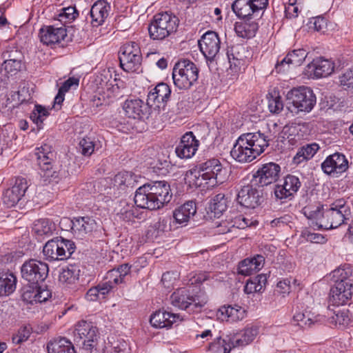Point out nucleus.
<instances>
[{"label": "nucleus", "mask_w": 353, "mask_h": 353, "mask_svg": "<svg viewBox=\"0 0 353 353\" xmlns=\"http://www.w3.org/2000/svg\"><path fill=\"white\" fill-rule=\"evenodd\" d=\"M37 288L38 285H35V288L33 286L26 288L22 294L23 300L30 304L37 303Z\"/></svg>", "instance_id": "obj_59"}, {"label": "nucleus", "mask_w": 353, "mask_h": 353, "mask_svg": "<svg viewBox=\"0 0 353 353\" xmlns=\"http://www.w3.org/2000/svg\"><path fill=\"white\" fill-rule=\"evenodd\" d=\"M267 276L260 274L254 277L250 278L244 286V292L246 294L262 292L265 288Z\"/></svg>", "instance_id": "obj_42"}, {"label": "nucleus", "mask_w": 353, "mask_h": 353, "mask_svg": "<svg viewBox=\"0 0 353 353\" xmlns=\"http://www.w3.org/2000/svg\"><path fill=\"white\" fill-rule=\"evenodd\" d=\"M350 210L343 199L332 203L324 211V219L321 220L320 227L325 230L336 228L349 219Z\"/></svg>", "instance_id": "obj_9"}, {"label": "nucleus", "mask_w": 353, "mask_h": 353, "mask_svg": "<svg viewBox=\"0 0 353 353\" xmlns=\"http://www.w3.org/2000/svg\"><path fill=\"white\" fill-rule=\"evenodd\" d=\"M199 78L196 65L188 59H182L175 63L172 70L174 85L179 90H188L194 85Z\"/></svg>", "instance_id": "obj_8"}, {"label": "nucleus", "mask_w": 353, "mask_h": 353, "mask_svg": "<svg viewBox=\"0 0 353 353\" xmlns=\"http://www.w3.org/2000/svg\"><path fill=\"white\" fill-rule=\"evenodd\" d=\"M301 128L300 125L284 127L283 132L287 135L286 139L290 145L295 146L302 140L303 134L300 133Z\"/></svg>", "instance_id": "obj_49"}, {"label": "nucleus", "mask_w": 353, "mask_h": 353, "mask_svg": "<svg viewBox=\"0 0 353 353\" xmlns=\"http://www.w3.org/2000/svg\"><path fill=\"white\" fill-rule=\"evenodd\" d=\"M74 243L61 237L49 240L43 246V253L46 259L53 261L67 259L75 250Z\"/></svg>", "instance_id": "obj_10"}, {"label": "nucleus", "mask_w": 353, "mask_h": 353, "mask_svg": "<svg viewBox=\"0 0 353 353\" xmlns=\"http://www.w3.org/2000/svg\"><path fill=\"white\" fill-rule=\"evenodd\" d=\"M242 21H237L234 24V31L236 35L243 39H251L254 37L259 28L257 19H241Z\"/></svg>", "instance_id": "obj_33"}, {"label": "nucleus", "mask_w": 353, "mask_h": 353, "mask_svg": "<svg viewBox=\"0 0 353 353\" xmlns=\"http://www.w3.org/2000/svg\"><path fill=\"white\" fill-rule=\"evenodd\" d=\"M307 55V52L303 48L294 50L276 64L275 69L277 72H284L290 65L299 66L305 61Z\"/></svg>", "instance_id": "obj_29"}, {"label": "nucleus", "mask_w": 353, "mask_h": 353, "mask_svg": "<svg viewBox=\"0 0 353 353\" xmlns=\"http://www.w3.org/2000/svg\"><path fill=\"white\" fill-rule=\"evenodd\" d=\"M245 48L241 44H236L228 48L227 57L230 63V68L234 72H237L243 64L245 56Z\"/></svg>", "instance_id": "obj_34"}, {"label": "nucleus", "mask_w": 353, "mask_h": 353, "mask_svg": "<svg viewBox=\"0 0 353 353\" xmlns=\"http://www.w3.org/2000/svg\"><path fill=\"white\" fill-rule=\"evenodd\" d=\"M153 170L158 175H166L170 168V161L168 158L160 159L159 157L153 163Z\"/></svg>", "instance_id": "obj_57"}, {"label": "nucleus", "mask_w": 353, "mask_h": 353, "mask_svg": "<svg viewBox=\"0 0 353 353\" xmlns=\"http://www.w3.org/2000/svg\"><path fill=\"white\" fill-rule=\"evenodd\" d=\"M203 172L199 169L191 170L187 172L186 179L189 185L192 187L210 189L213 187L208 183V176L203 174Z\"/></svg>", "instance_id": "obj_38"}, {"label": "nucleus", "mask_w": 353, "mask_h": 353, "mask_svg": "<svg viewBox=\"0 0 353 353\" xmlns=\"http://www.w3.org/2000/svg\"><path fill=\"white\" fill-rule=\"evenodd\" d=\"M142 55L139 44L130 41L123 44L119 50V61L122 69L128 72H137L140 70Z\"/></svg>", "instance_id": "obj_12"}, {"label": "nucleus", "mask_w": 353, "mask_h": 353, "mask_svg": "<svg viewBox=\"0 0 353 353\" xmlns=\"http://www.w3.org/2000/svg\"><path fill=\"white\" fill-rule=\"evenodd\" d=\"M111 11L110 3L106 0H97L90 10V23L93 27L103 25L109 17Z\"/></svg>", "instance_id": "obj_27"}, {"label": "nucleus", "mask_w": 353, "mask_h": 353, "mask_svg": "<svg viewBox=\"0 0 353 353\" xmlns=\"http://www.w3.org/2000/svg\"><path fill=\"white\" fill-rule=\"evenodd\" d=\"M52 293L50 290L46 287L38 286L37 288V303L46 302L50 298Z\"/></svg>", "instance_id": "obj_64"}, {"label": "nucleus", "mask_w": 353, "mask_h": 353, "mask_svg": "<svg viewBox=\"0 0 353 353\" xmlns=\"http://www.w3.org/2000/svg\"><path fill=\"white\" fill-rule=\"evenodd\" d=\"M334 69V63L323 57H318L307 64L305 74L310 78L319 79L328 77Z\"/></svg>", "instance_id": "obj_21"}, {"label": "nucleus", "mask_w": 353, "mask_h": 353, "mask_svg": "<svg viewBox=\"0 0 353 353\" xmlns=\"http://www.w3.org/2000/svg\"><path fill=\"white\" fill-rule=\"evenodd\" d=\"M281 172V167L273 162L265 163L252 175V183L263 187L276 182Z\"/></svg>", "instance_id": "obj_15"}, {"label": "nucleus", "mask_w": 353, "mask_h": 353, "mask_svg": "<svg viewBox=\"0 0 353 353\" xmlns=\"http://www.w3.org/2000/svg\"><path fill=\"white\" fill-rule=\"evenodd\" d=\"M48 353H76L72 342L66 338L55 339L48 343Z\"/></svg>", "instance_id": "obj_39"}, {"label": "nucleus", "mask_w": 353, "mask_h": 353, "mask_svg": "<svg viewBox=\"0 0 353 353\" xmlns=\"http://www.w3.org/2000/svg\"><path fill=\"white\" fill-rule=\"evenodd\" d=\"M301 185L298 176L288 174L281 184H276L274 188V195L277 199H292Z\"/></svg>", "instance_id": "obj_22"}, {"label": "nucleus", "mask_w": 353, "mask_h": 353, "mask_svg": "<svg viewBox=\"0 0 353 353\" xmlns=\"http://www.w3.org/2000/svg\"><path fill=\"white\" fill-rule=\"evenodd\" d=\"M172 197L169 183L165 181H156L139 187L134 200L137 208L155 210L168 203Z\"/></svg>", "instance_id": "obj_1"}, {"label": "nucleus", "mask_w": 353, "mask_h": 353, "mask_svg": "<svg viewBox=\"0 0 353 353\" xmlns=\"http://www.w3.org/2000/svg\"><path fill=\"white\" fill-rule=\"evenodd\" d=\"M334 283L330 291V302L334 305L347 304L352 297L353 274L351 267L338 268L332 272Z\"/></svg>", "instance_id": "obj_3"}, {"label": "nucleus", "mask_w": 353, "mask_h": 353, "mask_svg": "<svg viewBox=\"0 0 353 353\" xmlns=\"http://www.w3.org/2000/svg\"><path fill=\"white\" fill-rule=\"evenodd\" d=\"M340 85L347 92L353 94V68L339 77Z\"/></svg>", "instance_id": "obj_55"}, {"label": "nucleus", "mask_w": 353, "mask_h": 353, "mask_svg": "<svg viewBox=\"0 0 353 353\" xmlns=\"http://www.w3.org/2000/svg\"><path fill=\"white\" fill-rule=\"evenodd\" d=\"M268 141L267 137L259 132L243 134L236 141L230 154L238 162H251L264 152Z\"/></svg>", "instance_id": "obj_2"}, {"label": "nucleus", "mask_w": 353, "mask_h": 353, "mask_svg": "<svg viewBox=\"0 0 353 353\" xmlns=\"http://www.w3.org/2000/svg\"><path fill=\"white\" fill-rule=\"evenodd\" d=\"M286 101L288 110L295 114L310 112L316 103V95L308 87L294 88L288 92Z\"/></svg>", "instance_id": "obj_5"}, {"label": "nucleus", "mask_w": 353, "mask_h": 353, "mask_svg": "<svg viewBox=\"0 0 353 353\" xmlns=\"http://www.w3.org/2000/svg\"><path fill=\"white\" fill-rule=\"evenodd\" d=\"M54 230V224L46 219L35 221L32 227V232L40 239L51 236Z\"/></svg>", "instance_id": "obj_40"}, {"label": "nucleus", "mask_w": 353, "mask_h": 353, "mask_svg": "<svg viewBox=\"0 0 353 353\" xmlns=\"http://www.w3.org/2000/svg\"><path fill=\"white\" fill-rule=\"evenodd\" d=\"M179 22L178 17L171 12L156 14L148 26L150 38L153 40L165 39L176 31Z\"/></svg>", "instance_id": "obj_7"}, {"label": "nucleus", "mask_w": 353, "mask_h": 353, "mask_svg": "<svg viewBox=\"0 0 353 353\" xmlns=\"http://www.w3.org/2000/svg\"><path fill=\"white\" fill-rule=\"evenodd\" d=\"M268 108L272 113L278 114L283 108V103L280 96L272 97L268 100Z\"/></svg>", "instance_id": "obj_61"}, {"label": "nucleus", "mask_w": 353, "mask_h": 353, "mask_svg": "<svg viewBox=\"0 0 353 353\" xmlns=\"http://www.w3.org/2000/svg\"><path fill=\"white\" fill-rule=\"evenodd\" d=\"M269 0H235L232 10L239 19H259Z\"/></svg>", "instance_id": "obj_13"}, {"label": "nucleus", "mask_w": 353, "mask_h": 353, "mask_svg": "<svg viewBox=\"0 0 353 353\" xmlns=\"http://www.w3.org/2000/svg\"><path fill=\"white\" fill-rule=\"evenodd\" d=\"M259 333V327L252 325L245 327L236 339H232L233 347H245L251 343Z\"/></svg>", "instance_id": "obj_37"}, {"label": "nucleus", "mask_w": 353, "mask_h": 353, "mask_svg": "<svg viewBox=\"0 0 353 353\" xmlns=\"http://www.w3.org/2000/svg\"><path fill=\"white\" fill-rule=\"evenodd\" d=\"M196 203L188 201L173 211V218L176 223L186 225L196 213Z\"/></svg>", "instance_id": "obj_31"}, {"label": "nucleus", "mask_w": 353, "mask_h": 353, "mask_svg": "<svg viewBox=\"0 0 353 353\" xmlns=\"http://www.w3.org/2000/svg\"><path fill=\"white\" fill-rule=\"evenodd\" d=\"M117 215L120 219L125 222H132L134 219H141L143 217L142 212H140L137 208L130 205H127L121 209Z\"/></svg>", "instance_id": "obj_50"}, {"label": "nucleus", "mask_w": 353, "mask_h": 353, "mask_svg": "<svg viewBox=\"0 0 353 353\" xmlns=\"http://www.w3.org/2000/svg\"><path fill=\"white\" fill-rule=\"evenodd\" d=\"M150 107L148 102L145 103L139 99H127L123 105L125 115L134 119H142L147 117Z\"/></svg>", "instance_id": "obj_26"}, {"label": "nucleus", "mask_w": 353, "mask_h": 353, "mask_svg": "<svg viewBox=\"0 0 353 353\" xmlns=\"http://www.w3.org/2000/svg\"><path fill=\"white\" fill-rule=\"evenodd\" d=\"M35 155L43 182L45 184L58 183L61 175L55 165L56 152L52 147L45 143L36 148Z\"/></svg>", "instance_id": "obj_4"}, {"label": "nucleus", "mask_w": 353, "mask_h": 353, "mask_svg": "<svg viewBox=\"0 0 353 353\" xmlns=\"http://www.w3.org/2000/svg\"><path fill=\"white\" fill-rule=\"evenodd\" d=\"M258 224L256 221H252L248 218L244 217L241 215L236 216L234 219L232 220L230 226L227 230H224L222 232L223 233L230 231V228H236L239 229H245L248 227Z\"/></svg>", "instance_id": "obj_52"}, {"label": "nucleus", "mask_w": 353, "mask_h": 353, "mask_svg": "<svg viewBox=\"0 0 353 353\" xmlns=\"http://www.w3.org/2000/svg\"><path fill=\"white\" fill-rule=\"evenodd\" d=\"M303 236L307 241L314 243H323L326 241V239L323 235L319 233L311 232L310 231L304 232Z\"/></svg>", "instance_id": "obj_63"}, {"label": "nucleus", "mask_w": 353, "mask_h": 353, "mask_svg": "<svg viewBox=\"0 0 353 353\" xmlns=\"http://www.w3.org/2000/svg\"><path fill=\"white\" fill-rule=\"evenodd\" d=\"M208 301V296L204 292L199 291L196 294H193L187 288H179L170 296V302L173 306L189 312H199Z\"/></svg>", "instance_id": "obj_6"}, {"label": "nucleus", "mask_w": 353, "mask_h": 353, "mask_svg": "<svg viewBox=\"0 0 353 353\" xmlns=\"http://www.w3.org/2000/svg\"><path fill=\"white\" fill-rule=\"evenodd\" d=\"M17 278L10 272H0V296H8L16 289Z\"/></svg>", "instance_id": "obj_41"}, {"label": "nucleus", "mask_w": 353, "mask_h": 353, "mask_svg": "<svg viewBox=\"0 0 353 353\" xmlns=\"http://www.w3.org/2000/svg\"><path fill=\"white\" fill-rule=\"evenodd\" d=\"M28 189L27 181L23 178L16 179L14 185L3 194V202L7 208L14 207L25 194Z\"/></svg>", "instance_id": "obj_25"}, {"label": "nucleus", "mask_w": 353, "mask_h": 353, "mask_svg": "<svg viewBox=\"0 0 353 353\" xmlns=\"http://www.w3.org/2000/svg\"><path fill=\"white\" fill-rule=\"evenodd\" d=\"M293 321L302 328L310 327L313 323L310 313L307 312L296 313L293 316Z\"/></svg>", "instance_id": "obj_58"}, {"label": "nucleus", "mask_w": 353, "mask_h": 353, "mask_svg": "<svg viewBox=\"0 0 353 353\" xmlns=\"http://www.w3.org/2000/svg\"><path fill=\"white\" fill-rule=\"evenodd\" d=\"M131 267L128 263H124L117 268L109 270L106 274L105 281L114 289L117 285L125 281V276L130 272Z\"/></svg>", "instance_id": "obj_35"}, {"label": "nucleus", "mask_w": 353, "mask_h": 353, "mask_svg": "<svg viewBox=\"0 0 353 353\" xmlns=\"http://www.w3.org/2000/svg\"><path fill=\"white\" fill-rule=\"evenodd\" d=\"M131 174L128 172H119L113 179L114 185L121 188L122 186L130 184V180H131Z\"/></svg>", "instance_id": "obj_60"}, {"label": "nucleus", "mask_w": 353, "mask_h": 353, "mask_svg": "<svg viewBox=\"0 0 353 353\" xmlns=\"http://www.w3.org/2000/svg\"><path fill=\"white\" fill-rule=\"evenodd\" d=\"M236 200L241 206L254 209L261 204L263 198L260 191L254 188L253 185L248 184L238 192Z\"/></svg>", "instance_id": "obj_18"}, {"label": "nucleus", "mask_w": 353, "mask_h": 353, "mask_svg": "<svg viewBox=\"0 0 353 353\" xmlns=\"http://www.w3.org/2000/svg\"><path fill=\"white\" fill-rule=\"evenodd\" d=\"M79 13L75 7L69 6L61 10L57 15V20L62 23L65 28L66 23L72 22L78 16Z\"/></svg>", "instance_id": "obj_51"}, {"label": "nucleus", "mask_w": 353, "mask_h": 353, "mask_svg": "<svg viewBox=\"0 0 353 353\" xmlns=\"http://www.w3.org/2000/svg\"><path fill=\"white\" fill-rule=\"evenodd\" d=\"M352 316L348 310H339L332 317L333 321L336 325L339 326L345 327L347 326L352 321Z\"/></svg>", "instance_id": "obj_54"}, {"label": "nucleus", "mask_w": 353, "mask_h": 353, "mask_svg": "<svg viewBox=\"0 0 353 353\" xmlns=\"http://www.w3.org/2000/svg\"><path fill=\"white\" fill-rule=\"evenodd\" d=\"M112 288L105 280L97 286L91 288L85 294V298L89 301H96L99 299H104L105 294H108Z\"/></svg>", "instance_id": "obj_44"}, {"label": "nucleus", "mask_w": 353, "mask_h": 353, "mask_svg": "<svg viewBox=\"0 0 353 353\" xmlns=\"http://www.w3.org/2000/svg\"><path fill=\"white\" fill-rule=\"evenodd\" d=\"M201 52L208 61H213L221 48V41L217 33L213 31L206 32L199 40Z\"/></svg>", "instance_id": "obj_17"}, {"label": "nucleus", "mask_w": 353, "mask_h": 353, "mask_svg": "<svg viewBox=\"0 0 353 353\" xmlns=\"http://www.w3.org/2000/svg\"><path fill=\"white\" fill-rule=\"evenodd\" d=\"M348 168V161L345 156L335 152L326 157L321 163V169L327 175L341 174Z\"/></svg>", "instance_id": "obj_19"}, {"label": "nucleus", "mask_w": 353, "mask_h": 353, "mask_svg": "<svg viewBox=\"0 0 353 353\" xmlns=\"http://www.w3.org/2000/svg\"><path fill=\"white\" fill-rule=\"evenodd\" d=\"M201 170L205 176H208V183L212 187L223 183L224 181V172L223 166L217 159H212L199 165Z\"/></svg>", "instance_id": "obj_20"}, {"label": "nucleus", "mask_w": 353, "mask_h": 353, "mask_svg": "<svg viewBox=\"0 0 353 353\" xmlns=\"http://www.w3.org/2000/svg\"><path fill=\"white\" fill-rule=\"evenodd\" d=\"M48 272V265L37 259L26 261L21 268L22 278L32 285H39L43 282L46 279Z\"/></svg>", "instance_id": "obj_14"}, {"label": "nucleus", "mask_w": 353, "mask_h": 353, "mask_svg": "<svg viewBox=\"0 0 353 353\" xmlns=\"http://www.w3.org/2000/svg\"><path fill=\"white\" fill-rule=\"evenodd\" d=\"M74 341H82V350L85 353L96 350L98 329L91 321L81 320L77 323L74 330Z\"/></svg>", "instance_id": "obj_11"}, {"label": "nucleus", "mask_w": 353, "mask_h": 353, "mask_svg": "<svg viewBox=\"0 0 353 353\" xmlns=\"http://www.w3.org/2000/svg\"><path fill=\"white\" fill-rule=\"evenodd\" d=\"M222 314H225L228 321L236 322L246 316V310L239 305L223 306L220 309Z\"/></svg>", "instance_id": "obj_46"}, {"label": "nucleus", "mask_w": 353, "mask_h": 353, "mask_svg": "<svg viewBox=\"0 0 353 353\" xmlns=\"http://www.w3.org/2000/svg\"><path fill=\"white\" fill-rule=\"evenodd\" d=\"M265 263V258L261 254L246 258L239 263L238 273L244 276H250L261 270Z\"/></svg>", "instance_id": "obj_32"}, {"label": "nucleus", "mask_w": 353, "mask_h": 353, "mask_svg": "<svg viewBox=\"0 0 353 353\" xmlns=\"http://www.w3.org/2000/svg\"><path fill=\"white\" fill-rule=\"evenodd\" d=\"M39 36L43 44L53 48L57 46H63L62 42L67 37V30L64 26H44L39 30Z\"/></svg>", "instance_id": "obj_16"}, {"label": "nucleus", "mask_w": 353, "mask_h": 353, "mask_svg": "<svg viewBox=\"0 0 353 353\" xmlns=\"http://www.w3.org/2000/svg\"><path fill=\"white\" fill-rule=\"evenodd\" d=\"M69 223L72 234L78 239H82L89 232H91L96 225L95 221L88 216L65 219Z\"/></svg>", "instance_id": "obj_28"}, {"label": "nucleus", "mask_w": 353, "mask_h": 353, "mask_svg": "<svg viewBox=\"0 0 353 353\" xmlns=\"http://www.w3.org/2000/svg\"><path fill=\"white\" fill-rule=\"evenodd\" d=\"M171 89L165 83H158L148 94V104L154 108L164 107L170 98Z\"/></svg>", "instance_id": "obj_23"}, {"label": "nucleus", "mask_w": 353, "mask_h": 353, "mask_svg": "<svg viewBox=\"0 0 353 353\" xmlns=\"http://www.w3.org/2000/svg\"><path fill=\"white\" fill-rule=\"evenodd\" d=\"M319 144L312 143L300 148L293 158V163L300 164L303 161L311 159L319 150Z\"/></svg>", "instance_id": "obj_43"}, {"label": "nucleus", "mask_w": 353, "mask_h": 353, "mask_svg": "<svg viewBox=\"0 0 353 353\" xmlns=\"http://www.w3.org/2000/svg\"><path fill=\"white\" fill-rule=\"evenodd\" d=\"M199 141L196 139L192 132L184 134L179 145L175 148L176 156L181 159L192 157L198 150Z\"/></svg>", "instance_id": "obj_24"}, {"label": "nucleus", "mask_w": 353, "mask_h": 353, "mask_svg": "<svg viewBox=\"0 0 353 353\" xmlns=\"http://www.w3.org/2000/svg\"><path fill=\"white\" fill-rule=\"evenodd\" d=\"M32 333V327L30 325L21 326L17 332L12 337V343L16 345H20L26 341Z\"/></svg>", "instance_id": "obj_53"}, {"label": "nucleus", "mask_w": 353, "mask_h": 353, "mask_svg": "<svg viewBox=\"0 0 353 353\" xmlns=\"http://www.w3.org/2000/svg\"><path fill=\"white\" fill-rule=\"evenodd\" d=\"M179 314L171 313L165 310H158L154 312L150 319V324L156 328H170L173 324L181 322Z\"/></svg>", "instance_id": "obj_30"}, {"label": "nucleus", "mask_w": 353, "mask_h": 353, "mask_svg": "<svg viewBox=\"0 0 353 353\" xmlns=\"http://www.w3.org/2000/svg\"><path fill=\"white\" fill-rule=\"evenodd\" d=\"M79 79L76 77H70L68 79L65 81L63 84L59 88V90L61 91V92L66 93L68 92L71 88H77L79 85Z\"/></svg>", "instance_id": "obj_62"}, {"label": "nucleus", "mask_w": 353, "mask_h": 353, "mask_svg": "<svg viewBox=\"0 0 353 353\" xmlns=\"http://www.w3.org/2000/svg\"><path fill=\"white\" fill-rule=\"evenodd\" d=\"M325 210L323 205H308L304 207L302 211L305 216L312 221V224H315L318 228H321V220L324 219Z\"/></svg>", "instance_id": "obj_47"}, {"label": "nucleus", "mask_w": 353, "mask_h": 353, "mask_svg": "<svg viewBox=\"0 0 353 353\" xmlns=\"http://www.w3.org/2000/svg\"><path fill=\"white\" fill-rule=\"evenodd\" d=\"M230 202V196L219 193L214 196L209 203V210L214 214V217H219L228 208Z\"/></svg>", "instance_id": "obj_36"}, {"label": "nucleus", "mask_w": 353, "mask_h": 353, "mask_svg": "<svg viewBox=\"0 0 353 353\" xmlns=\"http://www.w3.org/2000/svg\"><path fill=\"white\" fill-rule=\"evenodd\" d=\"M94 141L90 137H85L79 141L78 150L83 156L89 157L94 151Z\"/></svg>", "instance_id": "obj_56"}, {"label": "nucleus", "mask_w": 353, "mask_h": 353, "mask_svg": "<svg viewBox=\"0 0 353 353\" xmlns=\"http://www.w3.org/2000/svg\"><path fill=\"white\" fill-rule=\"evenodd\" d=\"M79 267L75 264H69L63 268L59 276V280L63 283H74L79 279Z\"/></svg>", "instance_id": "obj_45"}, {"label": "nucleus", "mask_w": 353, "mask_h": 353, "mask_svg": "<svg viewBox=\"0 0 353 353\" xmlns=\"http://www.w3.org/2000/svg\"><path fill=\"white\" fill-rule=\"evenodd\" d=\"M2 57L4 59L2 63V68L7 74L10 75L15 74L21 70V62L19 59L14 57L9 52H4L2 54Z\"/></svg>", "instance_id": "obj_48"}]
</instances>
